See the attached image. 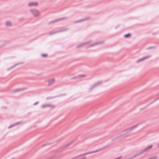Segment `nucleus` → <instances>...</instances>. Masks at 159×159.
<instances>
[{
	"label": "nucleus",
	"mask_w": 159,
	"mask_h": 159,
	"mask_svg": "<svg viewBox=\"0 0 159 159\" xmlns=\"http://www.w3.org/2000/svg\"><path fill=\"white\" fill-rule=\"evenodd\" d=\"M30 11L32 12V14L35 17L38 16L39 14V11L36 9H31L30 10Z\"/></svg>",
	"instance_id": "f257e3e1"
},
{
	"label": "nucleus",
	"mask_w": 159,
	"mask_h": 159,
	"mask_svg": "<svg viewBox=\"0 0 159 159\" xmlns=\"http://www.w3.org/2000/svg\"><path fill=\"white\" fill-rule=\"evenodd\" d=\"M139 124H137L129 128H127L126 129H125L123 131H127V132H129V133L132 131L134 129L137 127L138 125Z\"/></svg>",
	"instance_id": "f03ea898"
},
{
	"label": "nucleus",
	"mask_w": 159,
	"mask_h": 159,
	"mask_svg": "<svg viewBox=\"0 0 159 159\" xmlns=\"http://www.w3.org/2000/svg\"><path fill=\"white\" fill-rule=\"evenodd\" d=\"M68 17H65L62 18H61L58 19H57L56 20L51 21L48 23V24H50L53 23H55L57 21H58L60 20H62L64 19H67Z\"/></svg>",
	"instance_id": "7ed1b4c3"
},
{
	"label": "nucleus",
	"mask_w": 159,
	"mask_h": 159,
	"mask_svg": "<svg viewBox=\"0 0 159 159\" xmlns=\"http://www.w3.org/2000/svg\"><path fill=\"white\" fill-rule=\"evenodd\" d=\"M151 55H148V56H146L144 57H143L140 58L138 60L136 61V63H139V62H142L145 59H147L148 58H150L151 57Z\"/></svg>",
	"instance_id": "20e7f679"
},
{
	"label": "nucleus",
	"mask_w": 159,
	"mask_h": 159,
	"mask_svg": "<svg viewBox=\"0 0 159 159\" xmlns=\"http://www.w3.org/2000/svg\"><path fill=\"white\" fill-rule=\"evenodd\" d=\"M102 82L101 81H100L97 83H95L93 85L91 86L90 89L89 91H91L93 89L98 86L99 85L102 84Z\"/></svg>",
	"instance_id": "39448f33"
},
{
	"label": "nucleus",
	"mask_w": 159,
	"mask_h": 159,
	"mask_svg": "<svg viewBox=\"0 0 159 159\" xmlns=\"http://www.w3.org/2000/svg\"><path fill=\"white\" fill-rule=\"evenodd\" d=\"M102 82L101 81H100L97 83H95L93 85L91 86L90 89L89 91H91L93 89L98 86L99 85L102 84Z\"/></svg>",
	"instance_id": "423d86ee"
},
{
	"label": "nucleus",
	"mask_w": 159,
	"mask_h": 159,
	"mask_svg": "<svg viewBox=\"0 0 159 159\" xmlns=\"http://www.w3.org/2000/svg\"><path fill=\"white\" fill-rule=\"evenodd\" d=\"M102 82L101 81H100L97 83H95L93 85L91 86L90 89L89 91H91L93 89L98 86L99 85L102 84Z\"/></svg>",
	"instance_id": "0eeeda50"
},
{
	"label": "nucleus",
	"mask_w": 159,
	"mask_h": 159,
	"mask_svg": "<svg viewBox=\"0 0 159 159\" xmlns=\"http://www.w3.org/2000/svg\"><path fill=\"white\" fill-rule=\"evenodd\" d=\"M130 135L129 134V132H127L123 134L120 135L118 137L116 138L112 139V141H113L116 139H117L118 138L121 137L122 136H124L125 138L127 137V136H129Z\"/></svg>",
	"instance_id": "6e6552de"
},
{
	"label": "nucleus",
	"mask_w": 159,
	"mask_h": 159,
	"mask_svg": "<svg viewBox=\"0 0 159 159\" xmlns=\"http://www.w3.org/2000/svg\"><path fill=\"white\" fill-rule=\"evenodd\" d=\"M104 42L103 41H101L99 42H97L95 43H93L91 45H89L87 48H90L91 47H93V46H94L96 45H98L100 44H101L102 43H103Z\"/></svg>",
	"instance_id": "1a4fd4ad"
},
{
	"label": "nucleus",
	"mask_w": 159,
	"mask_h": 159,
	"mask_svg": "<svg viewBox=\"0 0 159 159\" xmlns=\"http://www.w3.org/2000/svg\"><path fill=\"white\" fill-rule=\"evenodd\" d=\"M90 18V17L84 18L79 20H76V21H75L74 22V23H78L84 21V20H88Z\"/></svg>",
	"instance_id": "9d476101"
},
{
	"label": "nucleus",
	"mask_w": 159,
	"mask_h": 159,
	"mask_svg": "<svg viewBox=\"0 0 159 159\" xmlns=\"http://www.w3.org/2000/svg\"><path fill=\"white\" fill-rule=\"evenodd\" d=\"M27 89L26 88H23L21 89H16L14 90L13 91V93H16L17 92H18L19 91H23Z\"/></svg>",
	"instance_id": "9b49d317"
},
{
	"label": "nucleus",
	"mask_w": 159,
	"mask_h": 159,
	"mask_svg": "<svg viewBox=\"0 0 159 159\" xmlns=\"http://www.w3.org/2000/svg\"><path fill=\"white\" fill-rule=\"evenodd\" d=\"M153 147V146L152 145H151L149 146H148L146 147L143 150V151L144 152H146L148 151L149 150L151 149Z\"/></svg>",
	"instance_id": "f8f14e48"
},
{
	"label": "nucleus",
	"mask_w": 159,
	"mask_h": 159,
	"mask_svg": "<svg viewBox=\"0 0 159 159\" xmlns=\"http://www.w3.org/2000/svg\"><path fill=\"white\" fill-rule=\"evenodd\" d=\"M38 3L37 2H32L29 3L28 6L29 7H31L33 6H37Z\"/></svg>",
	"instance_id": "ddd939ff"
},
{
	"label": "nucleus",
	"mask_w": 159,
	"mask_h": 159,
	"mask_svg": "<svg viewBox=\"0 0 159 159\" xmlns=\"http://www.w3.org/2000/svg\"><path fill=\"white\" fill-rule=\"evenodd\" d=\"M22 122V121H20L14 124L11 125L9 126L8 127V129H10L14 126H16L18 124H20Z\"/></svg>",
	"instance_id": "4468645a"
},
{
	"label": "nucleus",
	"mask_w": 159,
	"mask_h": 159,
	"mask_svg": "<svg viewBox=\"0 0 159 159\" xmlns=\"http://www.w3.org/2000/svg\"><path fill=\"white\" fill-rule=\"evenodd\" d=\"M90 153H92V152H87V153H84V154H80L79 156H76V157H74V158H73V159H74L75 158H78L80 156H84V155H86L87 154H90Z\"/></svg>",
	"instance_id": "2eb2a0df"
},
{
	"label": "nucleus",
	"mask_w": 159,
	"mask_h": 159,
	"mask_svg": "<svg viewBox=\"0 0 159 159\" xmlns=\"http://www.w3.org/2000/svg\"><path fill=\"white\" fill-rule=\"evenodd\" d=\"M144 153V152L143 151V150H141V151L140 152L136 153L134 155V157L135 158L137 157H138V156H139L140 155H141L143 153Z\"/></svg>",
	"instance_id": "dca6fc26"
},
{
	"label": "nucleus",
	"mask_w": 159,
	"mask_h": 159,
	"mask_svg": "<svg viewBox=\"0 0 159 159\" xmlns=\"http://www.w3.org/2000/svg\"><path fill=\"white\" fill-rule=\"evenodd\" d=\"M52 107V105L51 104H44L41 106V107L43 108H44L48 107Z\"/></svg>",
	"instance_id": "f3484780"
},
{
	"label": "nucleus",
	"mask_w": 159,
	"mask_h": 159,
	"mask_svg": "<svg viewBox=\"0 0 159 159\" xmlns=\"http://www.w3.org/2000/svg\"><path fill=\"white\" fill-rule=\"evenodd\" d=\"M23 63L22 62H20V63H17L15 65H13V66H11L10 68H8V70H10L13 68L14 67L18 65H20V64H22Z\"/></svg>",
	"instance_id": "a211bd4d"
},
{
	"label": "nucleus",
	"mask_w": 159,
	"mask_h": 159,
	"mask_svg": "<svg viewBox=\"0 0 159 159\" xmlns=\"http://www.w3.org/2000/svg\"><path fill=\"white\" fill-rule=\"evenodd\" d=\"M55 81V79L54 78H52V79H51L49 80L48 81V85H50L51 84H52Z\"/></svg>",
	"instance_id": "6ab92c4d"
},
{
	"label": "nucleus",
	"mask_w": 159,
	"mask_h": 159,
	"mask_svg": "<svg viewBox=\"0 0 159 159\" xmlns=\"http://www.w3.org/2000/svg\"><path fill=\"white\" fill-rule=\"evenodd\" d=\"M5 25L7 26H10L11 25V23L10 21H6Z\"/></svg>",
	"instance_id": "aec40b11"
},
{
	"label": "nucleus",
	"mask_w": 159,
	"mask_h": 159,
	"mask_svg": "<svg viewBox=\"0 0 159 159\" xmlns=\"http://www.w3.org/2000/svg\"><path fill=\"white\" fill-rule=\"evenodd\" d=\"M69 30V29L68 28H66L65 29H62L61 30H57L58 31V33L61 32H62L65 31L67 30Z\"/></svg>",
	"instance_id": "412c9836"
},
{
	"label": "nucleus",
	"mask_w": 159,
	"mask_h": 159,
	"mask_svg": "<svg viewBox=\"0 0 159 159\" xmlns=\"http://www.w3.org/2000/svg\"><path fill=\"white\" fill-rule=\"evenodd\" d=\"M75 141V140H73L71 142H70V143H68L67 144H66L65 146H64V147H67L69 146H70L71 143L74 142Z\"/></svg>",
	"instance_id": "4be33fe9"
},
{
	"label": "nucleus",
	"mask_w": 159,
	"mask_h": 159,
	"mask_svg": "<svg viewBox=\"0 0 159 159\" xmlns=\"http://www.w3.org/2000/svg\"><path fill=\"white\" fill-rule=\"evenodd\" d=\"M57 33H58V31H55L51 32L49 33V35H52L53 34H57Z\"/></svg>",
	"instance_id": "5701e85b"
},
{
	"label": "nucleus",
	"mask_w": 159,
	"mask_h": 159,
	"mask_svg": "<svg viewBox=\"0 0 159 159\" xmlns=\"http://www.w3.org/2000/svg\"><path fill=\"white\" fill-rule=\"evenodd\" d=\"M86 45V43H81L80 44V45H78L77 46V48H80V47H81L82 46H83V45Z\"/></svg>",
	"instance_id": "b1692460"
},
{
	"label": "nucleus",
	"mask_w": 159,
	"mask_h": 159,
	"mask_svg": "<svg viewBox=\"0 0 159 159\" xmlns=\"http://www.w3.org/2000/svg\"><path fill=\"white\" fill-rule=\"evenodd\" d=\"M131 34L130 33H128L124 35V37L125 38H128L130 37Z\"/></svg>",
	"instance_id": "393cba45"
},
{
	"label": "nucleus",
	"mask_w": 159,
	"mask_h": 159,
	"mask_svg": "<svg viewBox=\"0 0 159 159\" xmlns=\"http://www.w3.org/2000/svg\"><path fill=\"white\" fill-rule=\"evenodd\" d=\"M57 98L56 97V96H53V97H47L46 98V99H47V100L50 99H51L55 98Z\"/></svg>",
	"instance_id": "a878e982"
},
{
	"label": "nucleus",
	"mask_w": 159,
	"mask_h": 159,
	"mask_svg": "<svg viewBox=\"0 0 159 159\" xmlns=\"http://www.w3.org/2000/svg\"><path fill=\"white\" fill-rule=\"evenodd\" d=\"M66 94H67L66 93H64V94H60V95H58L56 96V97L57 98V97H61V96H65Z\"/></svg>",
	"instance_id": "bb28decb"
},
{
	"label": "nucleus",
	"mask_w": 159,
	"mask_h": 159,
	"mask_svg": "<svg viewBox=\"0 0 159 159\" xmlns=\"http://www.w3.org/2000/svg\"><path fill=\"white\" fill-rule=\"evenodd\" d=\"M103 149V148H101L100 149H98V150H96L95 151H92V153H93L98 152H99V151H100L101 150H102Z\"/></svg>",
	"instance_id": "cd10ccee"
},
{
	"label": "nucleus",
	"mask_w": 159,
	"mask_h": 159,
	"mask_svg": "<svg viewBox=\"0 0 159 159\" xmlns=\"http://www.w3.org/2000/svg\"><path fill=\"white\" fill-rule=\"evenodd\" d=\"M48 56V54H41V56L43 57H46Z\"/></svg>",
	"instance_id": "c85d7f7f"
},
{
	"label": "nucleus",
	"mask_w": 159,
	"mask_h": 159,
	"mask_svg": "<svg viewBox=\"0 0 159 159\" xmlns=\"http://www.w3.org/2000/svg\"><path fill=\"white\" fill-rule=\"evenodd\" d=\"M157 157L156 156H153L152 157H151L149 158L148 159H155L157 158Z\"/></svg>",
	"instance_id": "c756f323"
},
{
	"label": "nucleus",
	"mask_w": 159,
	"mask_h": 159,
	"mask_svg": "<svg viewBox=\"0 0 159 159\" xmlns=\"http://www.w3.org/2000/svg\"><path fill=\"white\" fill-rule=\"evenodd\" d=\"M86 76V75H80L78 76V77H85Z\"/></svg>",
	"instance_id": "7c9ffc66"
},
{
	"label": "nucleus",
	"mask_w": 159,
	"mask_h": 159,
	"mask_svg": "<svg viewBox=\"0 0 159 159\" xmlns=\"http://www.w3.org/2000/svg\"><path fill=\"white\" fill-rule=\"evenodd\" d=\"M148 106H149V105H147L146 106H145V107H143V108H141L140 109V110H142V109H144L145 108H146L147 107H148Z\"/></svg>",
	"instance_id": "2f4dec72"
},
{
	"label": "nucleus",
	"mask_w": 159,
	"mask_h": 159,
	"mask_svg": "<svg viewBox=\"0 0 159 159\" xmlns=\"http://www.w3.org/2000/svg\"><path fill=\"white\" fill-rule=\"evenodd\" d=\"M155 48V47L154 46H152V47H150L147 48V49H150L153 48Z\"/></svg>",
	"instance_id": "473e14b6"
},
{
	"label": "nucleus",
	"mask_w": 159,
	"mask_h": 159,
	"mask_svg": "<svg viewBox=\"0 0 159 159\" xmlns=\"http://www.w3.org/2000/svg\"><path fill=\"white\" fill-rule=\"evenodd\" d=\"M134 158H135V157H134V156H133L132 157H129L126 158L125 159H132Z\"/></svg>",
	"instance_id": "72a5a7b5"
},
{
	"label": "nucleus",
	"mask_w": 159,
	"mask_h": 159,
	"mask_svg": "<svg viewBox=\"0 0 159 159\" xmlns=\"http://www.w3.org/2000/svg\"><path fill=\"white\" fill-rule=\"evenodd\" d=\"M91 42H92V40H90L89 41H88L86 42H85V43H86V44H89V43H91Z\"/></svg>",
	"instance_id": "f704fd0d"
},
{
	"label": "nucleus",
	"mask_w": 159,
	"mask_h": 159,
	"mask_svg": "<svg viewBox=\"0 0 159 159\" xmlns=\"http://www.w3.org/2000/svg\"><path fill=\"white\" fill-rule=\"evenodd\" d=\"M78 76H75V77H72V78H70V79L71 80H72V79H76L77 78H78Z\"/></svg>",
	"instance_id": "c9c22d12"
},
{
	"label": "nucleus",
	"mask_w": 159,
	"mask_h": 159,
	"mask_svg": "<svg viewBox=\"0 0 159 159\" xmlns=\"http://www.w3.org/2000/svg\"><path fill=\"white\" fill-rule=\"evenodd\" d=\"M6 45V44H4L3 45L0 46V49L2 48L3 47V46H5Z\"/></svg>",
	"instance_id": "e433bc0d"
},
{
	"label": "nucleus",
	"mask_w": 159,
	"mask_h": 159,
	"mask_svg": "<svg viewBox=\"0 0 159 159\" xmlns=\"http://www.w3.org/2000/svg\"><path fill=\"white\" fill-rule=\"evenodd\" d=\"M2 109H6L7 107L6 106H2Z\"/></svg>",
	"instance_id": "4c0bfd02"
},
{
	"label": "nucleus",
	"mask_w": 159,
	"mask_h": 159,
	"mask_svg": "<svg viewBox=\"0 0 159 159\" xmlns=\"http://www.w3.org/2000/svg\"><path fill=\"white\" fill-rule=\"evenodd\" d=\"M154 101H152L151 102H150L149 103L148 105H149V106L151 104L154 103Z\"/></svg>",
	"instance_id": "58836bf2"
},
{
	"label": "nucleus",
	"mask_w": 159,
	"mask_h": 159,
	"mask_svg": "<svg viewBox=\"0 0 159 159\" xmlns=\"http://www.w3.org/2000/svg\"><path fill=\"white\" fill-rule=\"evenodd\" d=\"M159 99V97L157 98L156 99H155L154 101V102H155L156 101H157V100Z\"/></svg>",
	"instance_id": "ea45409f"
},
{
	"label": "nucleus",
	"mask_w": 159,
	"mask_h": 159,
	"mask_svg": "<svg viewBox=\"0 0 159 159\" xmlns=\"http://www.w3.org/2000/svg\"><path fill=\"white\" fill-rule=\"evenodd\" d=\"M38 103H39V102H37L34 103V105H36Z\"/></svg>",
	"instance_id": "a19ab883"
},
{
	"label": "nucleus",
	"mask_w": 159,
	"mask_h": 159,
	"mask_svg": "<svg viewBox=\"0 0 159 159\" xmlns=\"http://www.w3.org/2000/svg\"><path fill=\"white\" fill-rule=\"evenodd\" d=\"M109 146V145H107L105 146L104 147H103V148H103V149L105 148H107V147H108Z\"/></svg>",
	"instance_id": "79ce46f5"
},
{
	"label": "nucleus",
	"mask_w": 159,
	"mask_h": 159,
	"mask_svg": "<svg viewBox=\"0 0 159 159\" xmlns=\"http://www.w3.org/2000/svg\"><path fill=\"white\" fill-rule=\"evenodd\" d=\"M48 144H44V145H43L42 146V147H44L46 146L47 145H48Z\"/></svg>",
	"instance_id": "37998d69"
},
{
	"label": "nucleus",
	"mask_w": 159,
	"mask_h": 159,
	"mask_svg": "<svg viewBox=\"0 0 159 159\" xmlns=\"http://www.w3.org/2000/svg\"><path fill=\"white\" fill-rule=\"evenodd\" d=\"M86 158V157H82V158H81V159H85Z\"/></svg>",
	"instance_id": "c03bdc74"
},
{
	"label": "nucleus",
	"mask_w": 159,
	"mask_h": 159,
	"mask_svg": "<svg viewBox=\"0 0 159 159\" xmlns=\"http://www.w3.org/2000/svg\"><path fill=\"white\" fill-rule=\"evenodd\" d=\"M157 34V33H152L153 35H154V34Z\"/></svg>",
	"instance_id": "a18cd8bd"
},
{
	"label": "nucleus",
	"mask_w": 159,
	"mask_h": 159,
	"mask_svg": "<svg viewBox=\"0 0 159 159\" xmlns=\"http://www.w3.org/2000/svg\"><path fill=\"white\" fill-rule=\"evenodd\" d=\"M157 148H159V143L158 144H157Z\"/></svg>",
	"instance_id": "49530a36"
},
{
	"label": "nucleus",
	"mask_w": 159,
	"mask_h": 159,
	"mask_svg": "<svg viewBox=\"0 0 159 159\" xmlns=\"http://www.w3.org/2000/svg\"><path fill=\"white\" fill-rule=\"evenodd\" d=\"M117 28H118V26H117L115 27L116 29H117Z\"/></svg>",
	"instance_id": "de8ad7c7"
},
{
	"label": "nucleus",
	"mask_w": 159,
	"mask_h": 159,
	"mask_svg": "<svg viewBox=\"0 0 159 159\" xmlns=\"http://www.w3.org/2000/svg\"><path fill=\"white\" fill-rule=\"evenodd\" d=\"M11 159H14V158H12Z\"/></svg>",
	"instance_id": "09e8293b"
}]
</instances>
